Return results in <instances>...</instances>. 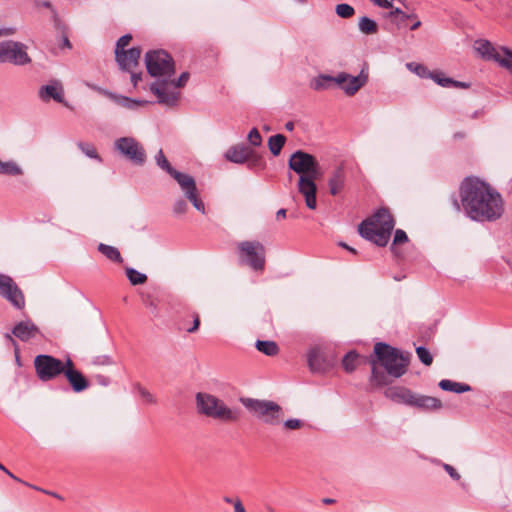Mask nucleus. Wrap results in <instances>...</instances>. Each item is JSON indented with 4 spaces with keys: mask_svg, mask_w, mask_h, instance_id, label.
Masks as SVG:
<instances>
[{
    "mask_svg": "<svg viewBox=\"0 0 512 512\" xmlns=\"http://www.w3.org/2000/svg\"><path fill=\"white\" fill-rule=\"evenodd\" d=\"M463 210L472 220L495 221L504 212L502 196L486 182L476 177L465 178L459 190Z\"/></svg>",
    "mask_w": 512,
    "mask_h": 512,
    "instance_id": "f257e3e1",
    "label": "nucleus"
},
{
    "mask_svg": "<svg viewBox=\"0 0 512 512\" xmlns=\"http://www.w3.org/2000/svg\"><path fill=\"white\" fill-rule=\"evenodd\" d=\"M288 166L299 175L297 190L303 196L306 206L315 210L317 208L315 181L323 176L318 160L313 155L298 150L290 156Z\"/></svg>",
    "mask_w": 512,
    "mask_h": 512,
    "instance_id": "f03ea898",
    "label": "nucleus"
},
{
    "mask_svg": "<svg viewBox=\"0 0 512 512\" xmlns=\"http://www.w3.org/2000/svg\"><path fill=\"white\" fill-rule=\"evenodd\" d=\"M189 79L187 72L179 76L174 74L170 77L159 78L151 82L148 86L149 91L156 97V102L166 107H175L181 98V89L186 85Z\"/></svg>",
    "mask_w": 512,
    "mask_h": 512,
    "instance_id": "7ed1b4c3",
    "label": "nucleus"
},
{
    "mask_svg": "<svg viewBox=\"0 0 512 512\" xmlns=\"http://www.w3.org/2000/svg\"><path fill=\"white\" fill-rule=\"evenodd\" d=\"M394 228V220L386 209H379L359 225L360 235L378 246H385Z\"/></svg>",
    "mask_w": 512,
    "mask_h": 512,
    "instance_id": "20e7f679",
    "label": "nucleus"
},
{
    "mask_svg": "<svg viewBox=\"0 0 512 512\" xmlns=\"http://www.w3.org/2000/svg\"><path fill=\"white\" fill-rule=\"evenodd\" d=\"M155 161L162 170L167 172L178 183L184 196L192 203L194 208L200 213L205 214V205L199 196L194 178L189 174L182 173L174 169L161 149L156 154Z\"/></svg>",
    "mask_w": 512,
    "mask_h": 512,
    "instance_id": "39448f33",
    "label": "nucleus"
},
{
    "mask_svg": "<svg viewBox=\"0 0 512 512\" xmlns=\"http://www.w3.org/2000/svg\"><path fill=\"white\" fill-rule=\"evenodd\" d=\"M196 408L198 413L207 417L233 422L239 419V412L229 408L221 399L209 393H197Z\"/></svg>",
    "mask_w": 512,
    "mask_h": 512,
    "instance_id": "423d86ee",
    "label": "nucleus"
},
{
    "mask_svg": "<svg viewBox=\"0 0 512 512\" xmlns=\"http://www.w3.org/2000/svg\"><path fill=\"white\" fill-rule=\"evenodd\" d=\"M374 354L389 375L398 378L406 372L408 359L397 349L379 342L374 346Z\"/></svg>",
    "mask_w": 512,
    "mask_h": 512,
    "instance_id": "0eeeda50",
    "label": "nucleus"
},
{
    "mask_svg": "<svg viewBox=\"0 0 512 512\" xmlns=\"http://www.w3.org/2000/svg\"><path fill=\"white\" fill-rule=\"evenodd\" d=\"M242 404L259 420L268 425H279L283 419V410L273 401L245 398Z\"/></svg>",
    "mask_w": 512,
    "mask_h": 512,
    "instance_id": "6e6552de",
    "label": "nucleus"
},
{
    "mask_svg": "<svg viewBox=\"0 0 512 512\" xmlns=\"http://www.w3.org/2000/svg\"><path fill=\"white\" fill-rule=\"evenodd\" d=\"M148 73L154 80L170 77L175 74V65L172 57L163 50L150 51L145 56Z\"/></svg>",
    "mask_w": 512,
    "mask_h": 512,
    "instance_id": "1a4fd4ad",
    "label": "nucleus"
},
{
    "mask_svg": "<svg viewBox=\"0 0 512 512\" xmlns=\"http://www.w3.org/2000/svg\"><path fill=\"white\" fill-rule=\"evenodd\" d=\"M473 47L482 59L498 62L502 67L512 72V52L507 48H496L485 39L476 40Z\"/></svg>",
    "mask_w": 512,
    "mask_h": 512,
    "instance_id": "9d476101",
    "label": "nucleus"
},
{
    "mask_svg": "<svg viewBox=\"0 0 512 512\" xmlns=\"http://www.w3.org/2000/svg\"><path fill=\"white\" fill-rule=\"evenodd\" d=\"M115 150L135 165H143L146 153L142 144L133 137H121L114 142Z\"/></svg>",
    "mask_w": 512,
    "mask_h": 512,
    "instance_id": "9b49d317",
    "label": "nucleus"
},
{
    "mask_svg": "<svg viewBox=\"0 0 512 512\" xmlns=\"http://www.w3.org/2000/svg\"><path fill=\"white\" fill-rule=\"evenodd\" d=\"M30 62L31 58L27 53L25 44L17 41H3L0 43V63L23 66Z\"/></svg>",
    "mask_w": 512,
    "mask_h": 512,
    "instance_id": "f8f14e48",
    "label": "nucleus"
},
{
    "mask_svg": "<svg viewBox=\"0 0 512 512\" xmlns=\"http://www.w3.org/2000/svg\"><path fill=\"white\" fill-rule=\"evenodd\" d=\"M131 39V35L126 34L120 37L116 43L115 57L120 69L123 71H131L132 68H136L141 55V51L138 48L125 50Z\"/></svg>",
    "mask_w": 512,
    "mask_h": 512,
    "instance_id": "ddd939ff",
    "label": "nucleus"
},
{
    "mask_svg": "<svg viewBox=\"0 0 512 512\" xmlns=\"http://www.w3.org/2000/svg\"><path fill=\"white\" fill-rule=\"evenodd\" d=\"M34 365L38 377L42 381H49L63 373L66 362L63 363L50 355H38L34 360Z\"/></svg>",
    "mask_w": 512,
    "mask_h": 512,
    "instance_id": "4468645a",
    "label": "nucleus"
},
{
    "mask_svg": "<svg viewBox=\"0 0 512 512\" xmlns=\"http://www.w3.org/2000/svg\"><path fill=\"white\" fill-rule=\"evenodd\" d=\"M240 256L254 270H262L265 264V249L260 242L244 241L238 244Z\"/></svg>",
    "mask_w": 512,
    "mask_h": 512,
    "instance_id": "2eb2a0df",
    "label": "nucleus"
},
{
    "mask_svg": "<svg viewBox=\"0 0 512 512\" xmlns=\"http://www.w3.org/2000/svg\"><path fill=\"white\" fill-rule=\"evenodd\" d=\"M368 81V71L362 69L357 76L340 72L335 76V84L348 96L356 94Z\"/></svg>",
    "mask_w": 512,
    "mask_h": 512,
    "instance_id": "dca6fc26",
    "label": "nucleus"
},
{
    "mask_svg": "<svg viewBox=\"0 0 512 512\" xmlns=\"http://www.w3.org/2000/svg\"><path fill=\"white\" fill-rule=\"evenodd\" d=\"M0 294L18 309H22L25 306L23 293L13 279L4 274H0Z\"/></svg>",
    "mask_w": 512,
    "mask_h": 512,
    "instance_id": "f3484780",
    "label": "nucleus"
},
{
    "mask_svg": "<svg viewBox=\"0 0 512 512\" xmlns=\"http://www.w3.org/2000/svg\"><path fill=\"white\" fill-rule=\"evenodd\" d=\"M38 95L44 102L54 100L58 103H64V88L60 81L52 80L48 84L42 86Z\"/></svg>",
    "mask_w": 512,
    "mask_h": 512,
    "instance_id": "a211bd4d",
    "label": "nucleus"
},
{
    "mask_svg": "<svg viewBox=\"0 0 512 512\" xmlns=\"http://www.w3.org/2000/svg\"><path fill=\"white\" fill-rule=\"evenodd\" d=\"M63 373L75 392H81L88 387L87 380L79 371L74 369L73 363L70 359H67Z\"/></svg>",
    "mask_w": 512,
    "mask_h": 512,
    "instance_id": "6ab92c4d",
    "label": "nucleus"
},
{
    "mask_svg": "<svg viewBox=\"0 0 512 512\" xmlns=\"http://www.w3.org/2000/svg\"><path fill=\"white\" fill-rule=\"evenodd\" d=\"M254 155L252 149L244 145H234L225 152V158L236 164H243Z\"/></svg>",
    "mask_w": 512,
    "mask_h": 512,
    "instance_id": "aec40b11",
    "label": "nucleus"
},
{
    "mask_svg": "<svg viewBox=\"0 0 512 512\" xmlns=\"http://www.w3.org/2000/svg\"><path fill=\"white\" fill-rule=\"evenodd\" d=\"M413 395L414 393L411 390L401 386L389 387L385 391V396L390 400L396 403L406 404L410 406L412 403Z\"/></svg>",
    "mask_w": 512,
    "mask_h": 512,
    "instance_id": "412c9836",
    "label": "nucleus"
},
{
    "mask_svg": "<svg viewBox=\"0 0 512 512\" xmlns=\"http://www.w3.org/2000/svg\"><path fill=\"white\" fill-rule=\"evenodd\" d=\"M38 328L29 320L18 323L12 333L21 341H28L38 334Z\"/></svg>",
    "mask_w": 512,
    "mask_h": 512,
    "instance_id": "4be33fe9",
    "label": "nucleus"
},
{
    "mask_svg": "<svg viewBox=\"0 0 512 512\" xmlns=\"http://www.w3.org/2000/svg\"><path fill=\"white\" fill-rule=\"evenodd\" d=\"M411 406L424 410H436L442 407V403L435 397L414 393Z\"/></svg>",
    "mask_w": 512,
    "mask_h": 512,
    "instance_id": "5701e85b",
    "label": "nucleus"
},
{
    "mask_svg": "<svg viewBox=\"0 0 512 512\" xmlns=\"http://www.w3.org/2000/svg\"><path fill=\"white\" fill-rule=\"evenodd\" d=\"M111 98L113 99V101L116 104H118L126 109H129V110H137V109H139L141 107H145L151 103L150 101H147V100L132 99V98H129L126 96L114 95V94H111Z\"/></svg>",
    "mask_w": 512,
    "mask_h": 512,
    "instance_id": "b1692460",
    "label": "nucleus"
},
{
    "mask_svg": "<svg viewBox=\"0 0 512 512\" xmlns=\"http://www.w3.org/2000/svg\"><path fill=\"white\" fill-rule=\"evenodd\" d=\"M345 175L342 169H337L328 181L329 191L332 195H337L343 188Z\"/></svg>",
    "mask_w": 512,
    "mask_h": 512,
    "instance_id": "393cba45",
    "label": "nucleus"
},
{
    "mask_svg": "<svg viewBox=\"0 0 512 512\" xmlns=\"http://www.w3.org/2000/svg\"><path fill=\"white\" fill-rule=\"evenodd\" d=\"M308 364L313 371H320L323 368L322 351L319 347H313L307 355Z\"/></svg>",
    "mask_w": 512,
    "mask_h": 512,
    "instance_id": "a878e982",
    "label": "nucleus"
},
{
    "mask_svg": "<svg viewBox=\"0 0 512 512\" xmlns=\"http://www.w3.org/2000/svg\"><path fill=\"white\" fill-rule=\"evenodd\" d=\"M330 83H335V76L320 74L310 81V88L315 91H322L328 89Z\"/></svg>",
    "mask_w": 512,
    "mask_h": 512,
    "instance_id": "bb28decb",
    "label": "nucleus"
},
{
    "mask_svg": "<svg viewBox=\"0 0 512 512\" xmlns=\"http://www.w3.org/2000/svg\"><path fill=\"white\" fill-rule=\"evenodd\" d=\"M358 28L360 32L365 35H374L378 32V24L376 21L367 16L359 18Z\"/></svg>",
    "mask_w": 512,
    "mask_h": 512,
    "instance_id": "cd10ccee",
    "label": "nucleus"
},
{
    "mask_svg": "<svg viewBox=\"0 0 512 512\" xmlns=\"http://www.w3.org/2000/svg\"><path fill=\"white\" fill-rule=\"evenodd\" d=\"M0 174L18 176L23 174V170L14 161H2L0 159Z\"/></svg>",
    "mask_w": 512,
    "mask_h": 512,
    "instance_id": "c85d7f7f",
    "label": "nucleus"
},
{
    "mask_svg": "<svg viewBox=\"0 0 512 512\" xmlns=\"http://www.w3.org/2000/svg\"><path fill=\"white\" fill-rule=\"evenodd\" d=\"M286 138L282 134H277L274 136H271L268 140V147L270 152L277 156L280 151L282 150L284 144H285Z\"/></svg>",
    "mask_w": 512,
    "mask_h": 512,
    "instance_id": "c756f323",
    "label": "nucleus"
},
{
    "mask_svg": "<svg viewBox=\"0 0 512 512\" xmlns=\"http://www.w3.org/2000/svg\"><path fill=\"white\" fill-rule=\"evenodd\" d=\"M98 250L111 261L122 262L121 254L117 248L101 243Z\"/></svg>",
    "mask_w": 512,
    "mask_h": 512,
    "instance_id": "7c9ffc66",
    "label": "nucleus"
},
{
    "mask_svg": "<svg viewBox=\"0 0 512 512\" xmlns=\"http://www.w3.org/2000/svg\"><path fill=\"white\" fill-rule=\"evenodd\" d=\"M256 348L258 349V351H260V352H262V353H264L265 355H268V356L276 355L277 352H278V346L273 341H260V340H258L256 342Z\"/></svg>",
    "mask_w": 512,
    "mask_h": 512,
    "instance_id": "2f4dec72",
    "label": "nucleus"
},
{
    "mask_svg": "<svg viewBox=\"0 0 512 512\" xmlns=\"http://www.w3.org/2000/svg\"><path fill=\"white\" fill-rule=\"evenodd\" d=\"M126 276L132 285L144 284L147 281V276L133 268L126 269Z\"/></svg>",
    "mask_w": 512,
    "mask_h": 512,
    "instance_id": "473e14b6",
    "label": "nucleus"
},
{
    "mask_svg": "<svg viewBox=\"0 0 512 512\" xmlns=\"http://www.w3.org/2000/svg\"><path fill=\"white\" fill-rule=\"evenodd\" d=\"M358 363V354L354 351L347 353L342 361L345 371L352 372L355 370Z\"/></svg>",
    "mask_w": 512,
    "mask_h": 512,
    "instance_id": "72a5a7b5",
    "label": "nucleus"
},
{
    "mask_svg": "<svg viewBox=\"0 0 512 512\" xmlns=\"http://www.w3.org/2000/svg\"><path fill=\"white\" fill-rule=\"evenodd\" d=\"M406 67L409 71L416 74L420 78H427L428 75H430V71L427 69V67L420 63L408 62Z\"/></svg>",
    "mask_w": 512,
    "mask_h": 512,
    "instance_id": "f704fd0d",
    "label": "nucleus"
},
{
    "mask_svg": "<svg viewBox=\"0 0 512 512\" xmlns=\"http://www.w3.org/2000/svg\"><path fill=\"white\" fill-rule=\"evenodd\" d=\"M336 13L341 18H350L354 15V8L346 3L338 4L335 8Z\"/></svg>",
    "mask_w": 512,
    "mask_h": 512,
    "instance_id": "c9c22d12",
    "label": "nucleus"
},
{
    "mask_svg": "<svg viewBox=\"0 0 512 512\" xmlns=\"http://www.w3.org/2000/svg\"><path fill=\"white\" fill-rule=\"evenodd\" d=\"M427 78L432 79L436 84L447 87L448 86V77L445 75L444 72L440 71H430V75H428Z\"/></svg>",
    "mask_w": 512,
    "mask_h": 512,
    "instance_id": "e433bc0d",
    "label": "nucleus"
},
{
    "mask_svg": "<svg viewBox=\"0 0 512 512\" xmlns=\"http://www.w3.org/2000/svg\"><path fill=\"white\" fill-rule=\"evenodd\" d=\"M281 423H282L283 429L287 430V431L299 430L304 426L303 421H301L300 419H296V418L288 419L286 421L282 420Z\"/></svg>",
    "mask_w": 512,
    "mask_h": 512,
    "instance_id": "4c0bfd02",
    "label": "nucleus"
},
{
    "mask_svg": "<svg viewBox=\"0 0 512 512\" xmlns=\"http://www.w3.org/2000/svg\"><path fill=\"white\" fill-rule=\"evenodd\" d=\"M371 364H372V381L378 385V386H382V385H385L386 384V381H385V376L378 372L377 371V367H376V361H371Z\"/></svg>",
    "mask_w": 512,
    "mask_h": 512,
    "instance_id": "58836bf2",
    "label": "nucleus"
},
{
    "mask_svg": "<svg viewBox=\"0 0 512 512\" xmlns=\"http://www.w3.org/2000/svg\"><path fill=\"white\" fill-rule=\"evenodd\" d=\"M416 352L422 363L425 365H430L432 363V356L427 349L424 347H418Z\"/></svg>",
    "mask_w": 512,
    "mask_h": 512,
    "instance_id": "ea45409f",
    "label": "nucleus"
},
{
    "mask_svg": "<svg viewBox=\"0 0 512 512\" xmlns=\"http://www.w3.org/2000/svg\"><path fill=\"white\" fill-rule=\"evenodd\" d=\"M248 141L252 146L258 147L262 144V137L256 128H253L248 134Z\"/></svg>",
    "mask_w": 512,
    "mask_h": 512,
    "instance_id": "a19ab883",
    "label": "nucleus"
},
{
    "mask_svg": "<svg viewBox=\"0 0 512 512\" xmlns=\"http://www.w3.org/2000/svg\"><path fill=\"white\" fill-rule=\"evenodd\" d=\"M79 148L81 149V151L88 157L90 158H95L97 159L98 158V154H97V151L96 149L94 148L93 145L91 144H87V143H79Z\"/></svg>",
    "mask_w": 512,
    "mask_h": 512,
    "instance_id": "79ce46f5",
    "label": "nucleus"
},
{
    "mask_svg": "<svg viewBox=\"0 0 512 512\" xmlns=\"http://www.w3.org/2000/svg\"><path fill=\"white\" fill-rule=\"evenodd\" d=\"M470 390L471 387L468 384L450 381V392L463 393Z\"/></svg>",
    "mask_w": 512,
    "mask_h": 512,
    "instance_id": "37998d69",
    "label": "nucleus"
},
{
    "mask_svg": "<svg viewBox=\"0 0 512 512\" xmlns=\"http://www.w3.org/2000/svg\"><path fill=\"white\" fill-rule=\"evenodd\" d=\"M407 240H408V237L403 230H400V229L396 230L395 235H394V240H393L394 244L405 243Z\"/></svg>",
    "mask_w": 512,
    "mask_h": 512,
    "instance_id": "c03bdc74",
    "label": "nucleus"
},
{
    "mask_svg": "<svg viewBox=\"0 0 512 512\" xmlns=\"http://www.w3.org/2000/svg\"><path fill=\"white\" fill-rule=\"evenodd\" d=\"M139 394H140L141 399L144 402L150 403V404L155 402L154 396L149 391H147L145 389H140Z\"/></svg>",
    "mask_w": 512,
    "mask_h": 512,
    "instance_id": "a18cd8bd",
    "label": "nucleus"
},
{
    "mask_svg": "<svg viewBox=\"0 0 512 512\" xmlns=\"http://www.w3.org/2000/svg\"><path fill=\"white\" fill-rule=\"evenodd\" d=\"M173 210L177 214H183V213H185L187 211V204L185 203L184 200H178L174 204Z\"/></svg>",
    "mask_w": 512,
    "mask_h": 512,
    "instance_id": "49530a36",
    "label": "nucleus"
},
{
    "mask_svg": "<svg viewBox=\"0 0 512 512\" xmlns=\"http://www.w3.org/2000/svg\"><path fill=\"white\" fill-rule=\"evenodd\" d=\"M469 82L456 81L450 78V87L459 88V89H468L470 88Z\"/></svg>",
    "mask_w": 512,
    "mask_h": 512,
    "instance_id": "de8ad7c7",
    "label": "nucleus"
},
{
    "mask_svg": "<svg viewBox=\"0 0 512 512\" xmlns=\"http://www.w3.org/2000/svg\"><path fill=\"white\" fill-rule=\"evenodd\" d=\"M134 69L135 68H132L131 71H128V72L131 73V82L133 83V86L136 88L138 85V82L141 80V75L136 74L134 72Z\"/></svg>",
    "mask_w": 512,
    "mask_h": 512,
    "instance_id": "09e8293b",
    "label": "nucleus"
},
{
    "mask_svg": "<svg viewBox=\"0 0 512 512\" xmlns=\"http://www.w3.org/2000/svg\"><path fill=\"white\" fill-rule=\"evenodd\" d=\"M234 512H246L241 500L239 498L235 499L233 502Z\"/></svg>",
    "mask_w": 512,
    "mask_h": 512,
    "instance_id": "8fccbe9b",
    "label": "nucleus"
},
{
    "mask_svg": "<svg viewBox=\"0 0 512 512\" xmlns=\"http://www.w3.org/2000/svg\"><path fill=\"white\" fill-rule=\"evenodd\" d=\"M376 5L385 9L392 8V3L389 0H378Z\"/></svg>",
    "mask_w": 512,
    "mask_h": 512,
    "instance_id": "3c124183",
    "label": "nucleus"
},
{
    "mask_svg": "<svg viewBox=\"0 0 512 512\" xmlns=\"http://www.w3.org/2000/svg\"><path fill=\"white\" fill-rule=\"evenodd\" d=\"M199 324H200V320H199V318H198V317H196V318L194 319V323L192 324V327L187 328V332H189V333H193V332H195V331L198 329Z\"/></svg>",
    "mask_w": 512,
    "mask_h": 512,
    "instance_id": "603ef678",
    "label": "nucleus"
},
{
    "mask_svg": "<svg viewBox=\"0 0 512 512\" xmlns=\"http://www.w3.org/2000/svg\"><path fill=\"white\" fill-rule=\"evenodd\" d=\"M15 33V29L14 28H6V29H1L0 30V35H12Z\"/></svg>",
    "mask_w": 512,
    "mask_h": 512,
    "instance_id": "864d4df0",
    "label": "nucleus"
},
{
    "mask_svg": "<svg viewBox=\"0 0 512 512\" xmlns=\"http://www.w3.org/2000/svg\"><path fill=\"white\" fill-rule=\"evenodd\" d=\"M450 477L455 480L460 479V475L457 473V471L452 466H450Z\"/></svg>",
    "mask_w": 512,
    "mask_h": 512,
    "instance_id": "5fc2aeb1",
    "label": "nucleus"
},
{
    "mask_svg": "<svg viewBox=\"0 0 512 512\" xmlns=\"http://www.w3.org/2000/svg\"><path fill=\"white\" fill-rule=\"evenodd\" d=\"M439 387L444 391H448V379L441 380L439 382Z\"/></svg>",
    "mask_w": 512,
    "mask_h": 512,
    "instance_id": "6e6d98bb",
    "label": "nucleus"
},
{
    "mask_svg": "<svg viewBox=\"0 0 512 512\" xmlns=\"http://www.w3.org/2000/svg\"><path fill=\"white\" fill-rule=\"evenodd\" d=\"M399 19H400V23L404 22L405 20L407 19H410V18H415L414 16L412 15H407L405 14L403 11L400 13V15L398 16Z\"/></svg>",
    "mask_w": 512,
    "mask_h": 512,
    "instance_id": "4d7b16f0",
    "label": "nucleus"
},
{
    "mask_svg": "<svg viewBox=\"0 0 512 512\" xmlns=\"http://www.w3.org/2000/svg\"><path fill=\"white\" fill-rule=\"evenodd\" d=\"M402 11L399 8H394L390 11V17H398Z\"/></svg>",
    "mask_w": 512,
    "mask_h": 512,
    "instance_id": "13d9d810",
    "label": "nucleus"
},
{
    "mask_svg": "<svg viewBox=\"0 0 512 512\" xmlns=\"http://www.w3.org/2000/svg\"><path fill=\"white\" fill-rule=\"evenodd\" d=\"M276 217H277V219L285 218L286 217V210L285 209L278 210V212L276 213Z\"/></svg>",
    "mask_w": 512,
    "mask_h": 512,
    "instance_id": "bf43d9fd",
    "label": "nucleus"
},
{
    "mask_svg": "<svg viewBox=\"0 0 512 512\" xmlns=\"http://www.w3.org/2000/svg\"><path fill=\"white\" fill-rule=\"evenodd\" d=\"M420 26H421V21H420V20L415 19V21H414V22H413V24L411 25L410 29H411V30H416V29H418Z\"/></svg>",
    "mask_w": 512,
    "mask_h": 512,
    "instance_id": "052dcab7",
    "label": "nucleus"
},
{
    "mask_svg": "<svg viewBox=\"0 0 512 512\" xmlns=\"http://www.w3.org/2000/svg\"><path fill=\"white\" fill-rule=\"evenodd\" d=\"M98 363H100V364H110L111 360H110L109 357L105 356V357L99 358Z\"/></svg>",
    "mask_w": 512,
    "mask_h": 512,
    "instance_id": "680f3d73",
    "label": "nucleus"
},
{
    "mask_svg": "<svg viewBox=\"0 0 512 512\" xmlns=\"http://www.w3.org/2000/svg\"><path fill=\"white\" fill-rule=\"evenodd\" d=\"M340 245H341L343 248L347 249L349 252L354 253V254L356 253V250H355L354 248H352V247L348 246L347 244H345V243H341Z\"/></svg>",
    "mask_w": 512,
    "mask_h": 512,
    "instance_id": "e2e57ef3",
    "label": "nucleus"
},
{
    "mask_svg": "<svg viewBox=\"0 0 512 512\" xmlns=\"http://www.w3.org/2000/svg\"><path fill=\"white\" fill-rule=\"evenodd\" d=\"M145 304H146L149 308H151V309H153V310L156 308V305L154 304V302H153L152 300H148V299H147V300H145Z\"/></svg>",
    "mask_w": 512,
    "mask_h": 512,
    "instance_id": "0e129e2a",
    "label": "nucleus"
},
{
    "mask_svg": "<svg viewBox=\"0 0 512 512\" xmlns=\"http://www.w3.org/2000/svg\"><path fill=\"white\" fill-rule=\"evenodd\" d=\"M63 46H64V47H67V48H71L70 41L68 40V38H67V37H64V38H63Z\"/></svg>",
    "mask_w": 512,
    "mask_h": 512,
    "instance_id": "69168bd1",
    "label": "nucleus"
},
{
    "mask_svg": "<svg viewBox=\"0 0 512 512\" xmlns=\"http://www.w3.org/2000/svg\"><path fill=\"white\" fill-rule=\"evenodd\" d=\"M285 128H286L287 130H289V131H292V130H293V128H294V123H293V122H287V123L285 124Z\"/></svg>",
    "mask_w": 512,
    "mask_h": 512,
    "instance_id": "338daca9",
    "label": "nucleus"
},
{
    "mask_svg": "<svg viewBox=\"0 0 512 512\" xmlns=\"http://www.w3.org/2000/svg\"><path fill=\"white\" fill-rule=\"evenodd\" d=\"M41 6L45 8H51V3L49 1H44L41 3Z\"/></svg>",
    "mask_w": 512,
    "mask_h": 512,
    "instance_id": "774afa93",
    "label": "nucleus"
}]
</instances>
